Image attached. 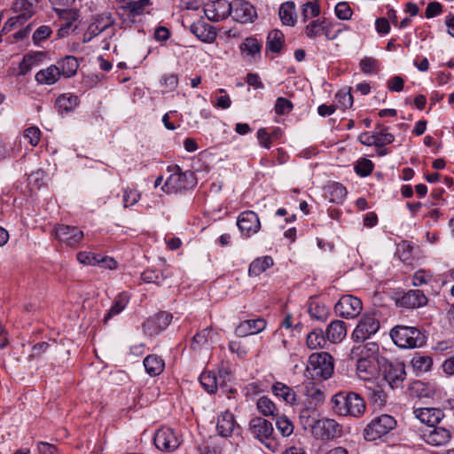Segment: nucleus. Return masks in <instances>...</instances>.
I'll return each instance as SVG.
<instances>
[{
	"instance_id": "obj_43",
	"label": "nucleus",
	"mask_w": 454,
	"mask_h": 454,
	"mask_svg": "<svg viewBox=\"0 0 454 454\" xmlns=\"http://www.w3.org/2000/svg\"><path fill=\"white\" fill-rule=\"evenodd\" d=\"M411 364L415 370L425 372L431 369L433 359L429 356L416 353L411 359Z\"/></svg>"
},
{
	"instance_id": "obj_13",
	"label": "nucleus",
	"mask_w": 454,
	"mask_h": 454,
	"mask_svg": "<svg viewBox=\"0 0 454 454\" xmlns=\"http://www.w3.org/2000/svg\"><path fill=\"white\" fill-rule=\"evenodd\" d=\"M231 6L233 20L239 23L253 22L257 18L255 8L247 1L234 0Z\"/></svg>"
},
{
	"instance_id": "obj_11",
	"label": "nucleus",
	"mask_w": 454,
	"mask_h": 454,
	"mask_svg": "<svg viewBox=\"0 0 454 454\" xmlns=\"http://www.w3.org/2000/svg\"><path fill=\"white\" fill-rule=\"evenodd\" d=\"M237 225L246 238L256 234L261 229V222L256 213L247 210L239 214Z\"/></svg>"
},
{
	"instance_id": "obj_50",
	"label": "nucleus",
	"mask_w": 454,
	"mask_h": 454,
	"mask_svg": "<svg viewBox=\"0 0 454 454\" xmlns=\"http://www.w3.org/2000/svg\"><path fill=\"white\" fill-rule=\"evenodd\" d=\"M212 329L207 327L203 329L201 332L196 333L191 342V348L194 350L200 349L202 347H205L208 343V336L211 333Z\"/></svg>"
},
{
	"instance_id": "obj_61",
	"label": "nucleus",
	"mask_w": 454,
	"mask_h": 454,
	"mask_svg": "<svg viewBox=\"0 0 454 454\" xmlns=\"http://www.w3.org/2000/svg\"><path fill=\"white\" fill-rule=\"evenodd\" d=\"M140 199V194L137 190L125 189L123 192V204L125 207L133 206Z\"/></svg>"
},
{
	"instance_id": "obj_25",
	"label": "nucleus",
	"mask_w": 454,
	"mask_h": 454,
	"mask_svg": "<svg viewBox=\"0 0 454 454\" xmlns=\"http://www.w3.org/2000/svg\"><path fill=\"white\" fill-rule=\"evenodd\" d=\"M37 0H16L13 4V11L17 17L23 22L32 18L37 7Z\"/></svg>"
},
{
	"instance_id": "obj_14",
	"label": "nucleus",
	"mask_w": 454,
	"mask_h": 454,
	"mask_svg": "<svg viewBox=\"0 0 454 454\" xmlns=\"http://www.w3.org/2000/svg\"><path fill=\"white\" fill-rule=\"evenodd\" d=\"M204 13L211 21L223 20L231 14V3L226 0H215L205 5Z\"/></svg>"
},
{
	"instance_id": "obj_35",
	"label": "nucleus",
	"mask_w": 454,
	"mask_h": 454,
	"mask_svg": "<svg viewBox=\"0 0 454 454\" xmlns=\"http://www.w3.org/2000/svg\"><path fill=\"white\" fill-rule=\"evenodd\" d=\"M273 265V259L270 256H264L254 260L248 269L250 276H259Z\"/></svg>"
},
{
	"instance_id": "obj_22",
	"label": "nucleus",
	"mask_w": 454,
	"mask_h": 454,
	"mask_svg": "<svg viewBox=\"0 0 454 454\" xmlns=\"http://www.w3.org/2000/svg\"><path fill=\"white\" fill-rule=\"evenodd\" d=\"M271 391L276 396L283 399L284 402L293 407L300 404V398L296 392L285 383L275 382L271 387Z\"/></svg>"
},
{
	"instance_id": "obj_30",
	"label": "nucleus",
	"mask_w": 454,
	"mask_h": 454,
	"mask_svg": "<svg viewBox=\"0 0 454 454\" xmlns=\"http://www.w3.org/2000/svg\"><path fill=\"white\" fill-rule=\"evenodd\" d=\"M278 15L284 25L294 27L296 23V12L294 2L287 1L283 3L279 7Z\"/></svg>"
},
{
	"instance_id": "obj_17",
	"label": "nucleus",
	"mask_w": 454,
	"mask_h": 454,
	"mask_svg": "<svg viewBox=\"0 0 454 454\" xmlns=\"http://www.w3.org/2000/svg\"><path fill=\"white\" fill-rule=\"evenodd\" d=\"M172 317L170 313L166 311L160 312L145 321L143 330L150 336L156 335L168 327Z\"/></svg>"
},
{
	"instance_id": "obj_19",
	"label": "nucleus",
	"mask_w": 454,
	"mask_h": 454,
	"mask_svg": "<svg viewBox=\"0 0 454 454\" xmlns=\"http://www.w3.org/2000/svg\"><path fill=\"white\" fill-rule=\"evenodd\" d=\"M414 416L428 428L438 425L444 418V413L437 408H417L413 411Z\"/></svg>"
},
{
	"instance_id": "obj_26",
	"label": "nucleus",
	"mask_w": 454,
	"mask_h": 454,
	"mask_svg": "<svg viewBox=\"0 0 454 454\" xmlns=\"http://www.w3.org/2000/svg\"><path fill=\"white\" fill-rule=\"evenodd\" d=\"M347 334L346 324L341 320H334L328 325L325 336L332 343L340 342Z\"/></svg>"
},
{
	"instance_id": "obj_44",
	"label": "nucleus",
	"mask_w": 454,
	"mask_h": 454,
	"mask_svg": "<svg viewBox=\"0 0 454 454\" xmlns=\"http://www.w3.org/2000/svg\"><path fill=\"white\" fill-rule=\"evenodd\" d=\"M276 427L283 437L290 436L294 433V426L286 415L277 416Z\"/></svg>"
},
{
	"instance_id": "obj_6",
	"label": "nucleus",
	"mask_w": 454,
	"mask_h": 454,
	"mask_svg": "<svg viewBox=\"0 0 454 454\" xmlns=\"http://www.w3.org/2000/svg\"><path fill=\"white\" fill-rule=\"evenodd\" d=\"M396 427V420L388 414L375 417L364 429V437L366 441H375L387 434Z\"/></svg>"
},
{
	"instance_id": "obj_23",
	"label": "nucleus",
	"mask_w": 454,
	"mask_h": 454,
	"mask_svg": "<svg viewBox=\"0 0 454 454\" xmlns=\"http://www.w3.org/2000/svg\"><path fill=\"white\" fill-rule=\"evenodd\" d=\"M236 425L234 415L228 411L220 413L217 417L216 430L222 437L227 438L231 436Z\"/></svg>"
},
{
	"instance_id": "obj_16",
	"label": "nucleus",
	"mask_w": 454,
	"mask_h": 454,
	"mask_svg": "<svg viewBox=\"0 0 454 454\" xmlns=\"http://www.w3.org/2000/svg\"><path fill=\"white\" fill-rule=\"evenodd\" d=\"M384 380L394 387H398L405 379L404 364L402 363H385L382 366Z\"/></svg>"
},
{
	"instance_id": "obj_62",
	"label": "nucleus",
	"mask_w": 454,
	"mask_h": 454,
	"mask_svg": "<svg viewBox=\"0 0 454 454\" xmlns=\"http://www.w3.org/2000/svg\"><path fill=\"white\" fill-rule=\"evenodd\" d=\"M293 108L292 103L285 98H278L277 99L276 105H275V111L278 114H285L286 113H289Z\"/></svg>"
},
{
	"instance_id": "obj_52",
	"label": "nucleus",
	"mask_w": 454,
	"mask_h": 454,
	"mask_svg": "<svg viewBox=\"0 0 454 454\" xmlns=\"http://www.w3.org/2000/svg\"><path fill=\"white\" fill-rule=\"evenodd\" d=\"M433 279V274L425 270H417L412 276V285L420 286L430 283Z\"/></svg>"
},
{
	"instance_id": "obj_15",
	"label": "nucleus",
	"mask_w": 454,
	"mask_h": 454,
	"mask_svg": "<svg viewBox=\"0 0 454 454\" xmlns=\"http://www.w3.org/2000/svg\"><path fill=\"white\" fill-rule=\"evenodd\" d=\"M250 434L261 442H264L273 435L272 423L262 417H254L249 421Z\"/></svg>"
},
{
	"instance_id": "obj_9",
	"label": "nucleus",
	"mask_w": 454,
	"mask_h": 454,
	"mask_svg": "<svg viewBox=\"0 0 454 454\" xmlns=\"http://www.w3.org/2000/svg\"><path fill=\"white\" fill-rule=\"evenodd\" d=\"M311 433L317 439H334L341 435L342 427L334 419H318L313 425Z\"/></svg>"
},
{
	"instance_id": "obj_32",
	"label": "nucleus",
	"mask_w": 454,
	"mask_h": 454,
	"mask_svg": "<svg viewBox=\"0 0 454 454\" xmlns=\"http://www.w3.org/2000/svg\"><path fill=\"white\" fill-rule=\"evenodd\" d=\"M256 409L264 417H277L278 415V409L275 403L265 395L257 400Z\"/></svg>"
},
{
	"instance_id": "obj_41",
	"label": "nucleus",
	"mask_w": 454,
	"mask_h": 454,
	"mask_svg": "<svg viewBox=\"0 0 454 454\" xmlns=\"http://www.w3.org/2000/svg\"><path fill=\"white\" fill-rule=\"evenodd\" d=\"M78 102L79 99L77 96L63 94L57 98L56 106L60 112H69L78 105Z\"/></svg>"
},
{
	"instance_id": "obj_7",
	"label": "nucleus",
	"mask_w": 454,
	"mask_h": 454,
	"mask_svg": "<svg viewBox=\"0 0 454 454\" xmlns=\"http://www.w3.org/2000/svg\"><path fill=\"white\" fill-rule=\"evenodd\" d=\"M380 320L374 314L365 313L356 326L352 338L356 342H363L375 334L380 329Z\"/></svg>"
},
{
	"instance_id": "obj_54",
	"label": "nucleus",
	"mask_w": 454,
	"mask_h": 454,
	"mask_svg": "<svg viewBox=\"0 0 454 454\" xmlns=\"http://www.w3.org/2000/svg\"><path fill=\"white\" fill-rule=\"evenodd\" d=\"M52 34L51 27L43 25L39 27L33 34L32 39L35 44H39L45 41Z\"/></svg>"
},
{
	"instance_id": "obj_59",
	"label": "nucleus",
	"mask_w": 454,
	"mask_h": 454,
	"mask_svg": "<svg viewBox=\"0 0 454 454\" xmlns=\"http://www.w3.org/2000/svg\"><path fill=\"white\" fill-rule=\"evenodd\" d=\"M335 13L339 19L348 20L351 18L353 12L348 3L340 2L335 6Z\"/></svg>"
},
{
	"instance_id": "obj_4",
	"label": "nucleus",
	"mask_w": 454,
	"mask_h": 454,
	"mask_svg": "<svg viewBox=\"0 0 454 454\" xmlns=\"http://www.w3.org/2000/svg\"><path fill=\"white\" fill-rule=\"evenodd\" d=\"M334 364L327 352L313 353L309 356L306 367V375L313 380H328L332 377Z\"/></svg>"
},
{
	"instance_id": "obj_42",
	"label": "nucleus",
	"mask_w": 454,
	"mask_h": 454,
	"mask_svg": "<svg viewBox=\"0 0 454 454\" xmlns=\"http://www.w3.org/2000/svg\"><path fill=\"white\" fill-rule=\"evenodd\" d=\"M387 128L377 124L374 134L376 136L375 140L377 142V147L385 146L386 145L391 144L394 142L395 137L393 134L387 131Z\"/></svg>"
},
{
	"instance_id": "obj_29",
	"label": "nucleus",
	"mask_w": 454,
	"mask_h": 454,
	"mask_svg": "<svg viewBox=\"0 0 454 454\" xmlns=\"http://www.w3.org/2000/svg\"><path fill=\"white\" fill-rule=\"evenodd\" d=\"M376 367L374 361L371 358H360L356 364V374L359 379L369 382L375 374Z\"/></svg>"
},
{
	"instance_id": "obj_40",
	"label": "nucleus",
	"mask_w": 454,
	"mask_h": 454,
	"mask_svg": "<svg viewBox=\"0 0 454 454\" xmlns=\"http://www.w3.org/2000/svg\"><path fill=\"white\" fill-rule=\"evenodd\" d=\"M316 413L315 407H303L299 413V419L301 426L307 429L310 428L312 432L313 425L318 420L314 415Z\"/></svg>"
},
{
	"instance_id": "obj_60",
	"label": "nucleus",
	"mask_w": 454,
	"mask_h": 454,
	"mask_svg": "<svg viewBox=\"0 0 454 454\" xmlns=\"http://www.w3.org/2000/svg\"><path fill=\"white\" fill-rule=\"evenodd\" d=\"M142 279L146 283H156L160 284L161 280L165 278L163 274L154 270H146L141 275Z\"/></svg>"
},
{
	"instance_id": "obj_45",
	"label": "nucleus",
	"mask_w": 454,
	"mask_h": 454,
	"mask_svg": "<svg viewBox=\"0 0 454 454\" xmlns=\"http://www.w3.org/2000/svg\"><path fill=\"white\" fill-rule=\"evenodd\" d=\"M351 88L348 90H340L335 96V106L342 110L350 108L353 105V96L351 95Z\"/></svg>"
},
{
	"instance_id": "obj_63",
	"label": "nucleus",
	"mask_w": 454,
	"mask_h": 454,
	"mask_svg": "<svg viewBox=\"0 0 454 454\" xmlns=\"http://www.w3.org/2000/svg\"><path fill=\"white\" fill-rule=\"evenodd\" d=\"M101 33L102 30L92 21L82 35V42L89 43Z\"/></svg>"
},
{
	"instance_id": "obj_21",
	"label": "nucleus",
	"mask_w": 454,
	"mask_h": 454,
	"mask_svg": "<svg viewBox=\"0 0 454 454\" xmlns=\"http://www.w3.org/2000/svg\"><path fill=\"white\" fill-rule=\"evenodd\" d=\"M267 323L263 318L244 320L237 326L235 333L239 337H247L260 333L266 328Z\"/></svg>"
},
{
	"instance_id": "obj_2",
	"label": "nucleus",
	"mask_w": 454,
	"mask_h": 454,
	"mask_svg": "<svg viewBox=\"0 0 454 454\" xmlns=\"http://www.w3.org/2000/svg\"><path fill=\"white\" fill-rule=\"evenodd\" d=\"M117 3L116 14L121 26L131 27L137 18L144 15L146 8L152 4L151 0H115Z\"/></svg>"
},
{
	"instance_id": "obj_12",
	"label": "nucleus",
	"mask_w": 454,
	"mask_h": 454,
	"mask_svg": "<svg viewBox=\"0 0 454 454\" xmlns=\"http://www.w3.org/2000/svg\"><path fill=\"white\" fill-rule=\"evenodd\" d=\"M52 233L60 242L69 247L78 246L84 237L82 231L77 227L64 224L56 226Z\"/></svg>"
},
{
	"instance_id": "obj_57",
	"label": "nucleus",
	"mask_w": 454,
	"mask_h": 454,
	"mask_svg": "<svg viewBox=\"0 0 454 454\" xmlns=\"http://www.w3.org/2000/svg\"><path fill=\"white\" fill-rule=\"evenodd\" d=\"M24 137L32 146H35L41 140V130L36 127H29L25 129Z\"/></svg>"
},
{
	"instance_id": "obj_49",
	"label": "nucleus",
	"mask_w": 454,
	"mask_h": 454,
	"mask_svg": "<svg viewBox=\"0 0 454 454\" xmlns=\"http://www.w3.org/2000/svg\"><path fill=\"white\" fill-rule=\"evenodd\" d=\"M200 382L208 393H214L217 389V380L215 373L211 372H203L200 377Z\"/></svg>"
},
{
	"instance_id": "obj_28",
	"label": "nucleus",
	"mask_w": 454,
	"mask_h": 454,
	"mask_svg": "<svg viewBox=\"0 0 454 454\" xmlns=\"http://www.w3.org/2000/svg\"><path fill=\"white\" fill-rule=\"evenodd\" d=\"M61 76L59 67L57 65H51L45 69H42L35 74V81L39 84H54Z\"/></svg>"
},
{
	"instance_id": "obj_37",
	"label": "nucleus",
	"mask_w": 454,
	"mask_h": 454,
	"mask_svg": "<svg viewBox=\"0 0 454 454\" xmlns=\"http://www.w3.org/2000/svg\"><path fill=\"white\" fill-rule=\"evenodd\" d=\"M284 43V34L278 29L271 30L267 37V49L272 52H279Z\"/></svg>"
},
{
	"instance_id": "obj_27",
	"label": "nucleus",
	"mask_w": 454,
	"mask_h": 454,
	"mask_svg": "<svg viewBox=\"0 0 454 454\" xmlns=\"http://www.w3.org/2000/svg\"><path fill=\"white\" fill-rule=\"evenodd\" d=\"M191 31L205 43H213L216 38V32L214 27L205 22L192 25Z\"/></svg>"
},
{
	"instance_id": "obj_36",
	"label": "nucleus",
	"mask_w": 454,
	"mask_h": 454,
	"mask_svg": "<svg viewBox=\"0 0 454 454\" xmlns=\"http://www.w3.org/2000/svg\"><path fill=\"white\" fill-rule=\"evenodd\" d=\"M42 57V53H36L35 55H25L22 59V61L20 63L18 74L26 75L28 74L35 67L39 65Z\"/></svg>"
},
{
	"instance_id": "obj_24",
	"label": "nucleus",
	"mask_w": 454,
	"mask_h": 454,
	"mask_svg": "<svg viewBox=\"0 0 454 454\" xmlns=\"http://www.w3.org/2000/svg\"><path fill=\"white\" fill-rule=\"evenodd\" d=\"M400 305L409 309L422 307L427 303V298L421 290H410L399 300Z\"/></svg>"
},
{
	"instance_id": "obj_38",
	"label": "nucleus",
	"mask_w": 454,
	"mask_h": 454,
	"mask_svg": "<svg viewBox=\"0 0 454 454\" xmlns=\"http://www.w3.org/2000/svg\"><path fill=\"white\" fill-rule=\"evenodd\" d=\"M129 302V295L127 293H121L119 294L114 301V304L112 305L111 309L106 315L104 320L106 322L108 319H110L113 316L118 315L121 313L124 308L127 306Z\"/></svg>"
},
{
	"instance_id": "obj_31",
	"label": "nucleus",
	"mask_w": 454,
	"mask_h": 454,
	"mask_svg": "<svg viewBox=\"0 0 454 454\" xmlns=\"http://www.w3.org/2000/svg\"><path fill=\"white\" fill-rule=\"evenodd\" d=\"M57 67H59L61 75L69 78L76 74L79 64L75 57L66 56L64 59L58 61Z\"/></svg>"
},
{
	"instance_id": "obj_47",
	"label": "nucleus",
	"mask_w": 454,
	"mask_h": 454,
	"mask_svg": "<svg viewBox=\"0 0 454 454\" xmlns=\"http://www.w3.org/2000/svg\"><path fill=\"white\" fill-rule=\"evenodd\" d=\"M114 22L115 20L113 16V13L108 11L96 15L93 19V23H95L102 30V32L114 26Z\"/></svg>"
},
{
	"instance_id": "obj_46",
	"label": "nucleus",
	"mask_w": 454,
	"mask_h": 454,
	"mask_svg": "<svg viewBox=\"0 0 454 454\" xmlns=\"http://www.w3.org/2000/svg\"><path fill=\"white\" fill-rule=\"evenodd\" d=\"M308 312L311 317L317 320H325L328 315L327 308L323 303L316 301H311L309 303Z\"/></svg>"
},
{
	"instance_id": "obj_10",
	"label": "nucleus",
	"mask_w": 454,
	"mask_h": 454,
	"mask_svg": "<svg viewBox=\"0 0 454 454\" xmlns=\"http://www.w3.org/2000/svg\"><path fill=\"white\" fill-rule=\"evenodd\" d=\"M153 440L158 450L168 452L176 450L182 442L180 436L169 427L160 428Z\"/></svg>"
},
{
	"instance_id": "obj_18",
	"label": "nucleus",
	"mask_w": 454,
	"mask_h": 454,
	"mask_svg": "<svg viewBox=\"0 0 454 454\" xmlns=\"http://www.w3.org/2000/svg\"><path fill=\"white\" fill-rule=\"evenodd\" d=\"M452 432L446 427L434 426L428 428L423 434L427 443L433 446L446 445L451 439Z\"/></svg>"
},
{
	"instance_id": "obj_20",
	"label": "nucleus",
	"mask_w": 454,
	"mask_h": 454,
	"mask_svg": "<svg viewBox=\"0 0 454 454\" xmlns=\"http://www.w3.org/2000/svg\"><path fill=\"white\" fill-rule=\"evenodd\" d=\"M364 388L367 398L373 406L381 408L386 405L388 396L380 384L374 380L369 381Z\"/></svg>"
},
{
	"instance_id": "obj_8",
	"label": "nucleus",
	"mask_w": 454,
	"mask_h": 454,
	"mask_svg": "<svg viewBox=\"0 0 454 454\" xmlns=\"http://www.w3.org/2000/svg\"><path fill=\"white\" fill-rule=\"evenodd\" d=\"M362 310V301L351 294L342 295L334 306L335 314L347 319L356 317Z\"/></svg>"
},
{
	"instance_id": "obj_34",
	"label": "nucleus",
	"mask_w": 454,
	"mask_h": 454,
	"mask_svg": "<svg viewBox=\"0 0 454 454\" xmlns=\"http://www.w3.org/2000/svg\"><path fill=\"white\" fill-rule=\"evenodd\" d=\"M144 366L149 375L157 376L163 372L164 362L160 357L150 355L145 358Z\"/></svg>"
},
{
	"instance_id": "obj_39",
	"label": "nucleus",
	"mask_w": 454,
	"mask_h": 454,
	"mask_svg": "<svg viewBox=\"0 0 454 454\" xmlns=\"http://www.w3.org/2000/svg\"><path fill=\"white\" fill-rule=\"evenodd\" d=\"M306 343L310 349L323 348L326 343L324 332L321 329L312 331L308 334Z\"/></svg>"
},
{
	"instance_id": "obj_3",
	"label": "nucleus",
	"mask_w": 454,
	"mask_h": 454,
	"mask_svg": "<svg viewBox=\"0 0 454 454\" xmlns=\"http://www.w3.org/2000/svg\"><path fill=\"white\" fill-rule=\"evenodd\" d=\"M394 343L402 348H415L422 347L427 337L424 333L416 327L396 325L390 331Z\"/></svg>"
},
{
	"instance_id": "obj_55",
	"label": "nucleus",
	"mask_w": 454,
	"mask_h": 454,
	"mask_svg": "<svg viewBox=\"0 0 454 454\" xmlns=\"http://www.w3.org/2000/svg\"><path fill=\"white\" fill-rule=\"evenodd\" d=\"M320 12V9L317 4L313 2H308L302 6V17L303 20L306 21L309 19L317 17Z\"/></svg>"
},
{
	"instance_id": "obj_58",
	"label": "nucleus",
	"mask_w": 454,
	"mask_h": 454,
	"mask_svg": "<svg viewBox=\"0 0 454 454\" xmlns=\"http://www.w3.org/2000/svg\"><path fill=\"white\" fill-rule=\"evenodd\" d=\"M99 257L100 255L92 254L90 252H79L77 254V260L81 263L87 265L99 264Z\"/></svg>"
},
{
	"instance_id": "obj_48",
	"label": "nucleus",
	"mask_w": 454,
	"mask_h": 454,
	"mask_svg": "<svg viewBox=\"0 0 454 454\" xmlns=\"http://www.w3.org/2000/svg\"><path fill=\"white\" fill-rule=\"evenodd\" d=\"M347 196L346 188L339 184L335 183L329 186V200L333 203H341Z\"/></svg>"
},
{
	"instance_id": "obj_53",
	"label": "nucleus",
	"mask_w": 454,
	"mask_h": 454,
	"mask_svg": "<svg viewBox=\"0 0 454 454\" xmlns=\"http://www.w3.org/2000/svg\"><path fill=\"white\" fill-rule=\"evenodd\" d=\"M262 45L255 38H247L243 43L240 45V49L243 51H247L250 55H254L259 53L261 51Z\"/></svg>"
},
{
	"instance_id": "obj_64",
	"label": "nucleus",
	"mask_w": 454,
	"mask_h": 454,
	"mask_svg": "<svg viewBox=\"0 0 454 454\" xmlns=\"http://www.w3.org/2000/svg\"><path fill=\"white\" fill-rule=\"evenodd\" d=\"M442 12V6L438 2H430L426 9L425 16L427 19H432L440 15Z\"/></svg>"
},
{
	"instance_id": "obj_1",
	"label": "nucleus",
	"mask_w": 454,
	"mask_h": 454,
	"mask_svg": "<svg viewBox=\"0 0 454 454\" xmlns=\"http://www.w3.org/2000/svg\"><path fill=\"white\" fill-rule=\"evenodd\" d=\"M332 409L339 416L362 417L366 405L364 398L355 392H339L331 398Z\"/></svg>"
},
{
	"instance_id": "obj_56",
	"label": "nucleus",
	"mask_w": 454,
	"mask_h": 454,
	"mask_svg": "<svg viewBox=\"0 0 454 454\" xmlns=\"http://www.w3.org/2000/svg\"><path fill=\"white\" fill-rule=\"evenodd\" d=\"M373 169V164L370 160L367 159H362L357 161L356 165L355 166V170L356 174L366 176L372 173Z\"/></svg>"
},
{
	"instance_id": "obj_51",
	"label": "nucleus",
	"mask_w": 454,
	"mask_h": 454,
	"mask_svg": "<svg viewBox=\"0 0 454 454\" xmlns=\"http://www.w3.org/2000/svg\"><path fill=\"white\" fill-rule=\"evenodd\" d=\"M325 20H316L308 24L305 28L306 35L313 39L323 35Z\"/></svg>"
},
{
	"instance_id": "obj_5",
	"label": "nucleus",
	"mask_w": 454,
	"mask_h": 454,
	"mask_svg": "<svg viewBox=\"0 0 454 454\" xmlns=\"http://www.w3.org/2000/svg\"><path fill=\"white\" fill-rule=\"evenodd\" d=\"M171 172L162 187L168 193H176L192 188L196 184V178L193 172H182L179 166L168 167Z\"/></svg>"
},
{
	"instance_id": "obj_33",
	"label": "nucleus",
	"mask_w": 454,
	"mask_h": 454,
	"mask_svg": "<svg viewBox=\"0 0 454 454\" xmlns=\"http://www.w3.org/2000/svg\"><path fill=\"white\" fill-rule=\"evenodd\" d=\"M304 395L309 399L314 407L321 405L325 400V392L313 383H308L304 387Z\"/></svg>"
}]
</instances>
